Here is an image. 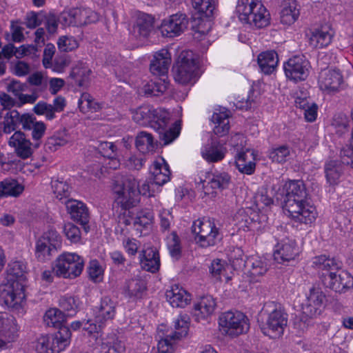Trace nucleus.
<instances>
[{
    "instance_id": "nucleus-63",
    "label": "nucleus",
    "mask_w": 353,
    "mask_h": 353,
    "mask_svg": "<svg viewBox=\"0 0 353 353\" xmlns=\"http://www.w3.org/2000/svg\"><path fill=\"white\" fill-rule=\"evenodd\" d=\"M33 111L37 115H45L48 120H52L55 117L52 105L43 101L37 103L34 105Z\"/></svg>"
},
{
    "instance_id": "nucleus-12",
    "label": "nucleus",
    "mask_w": 353,
    "mask_h": 353,
    "mask_svg": "<svg viewBox=\"0 0 353 353\" xmlns=\"http://www.w3.org/2000/svg\"><path fill=\"white\" fill-rule=\"evenodd\" d=\"M230 181V176L227 172L215 171L206 173L205 179H201L199 184L202 185L205 195L214 197L216 190H223L228 188Z\"/></svg>"
},
{
    "instance_id": "nucleus-57",
    "label": "nucleus",
    "mask_w": 353,
    "mask_h": 353,
    "mask_svg": "<svg viewBox=\"0 0 353 353\" xmlns=\"http://www.w3.org/2000/svg\"><path fill=\"white\" fill-rule=\"evenodd\" d=\"M28 82L37 87L38 91L43 92L48 87V77L41 72H35L28 77Z\"/></svg>"
},
{
    "instance_id": "nucleus-49",
    "label": "nucleus",
    "mask_w": 353,
    "mask_h": 353,
    "mask_svg": "<svg viewBox=\"0 0 353 353\" xmlns=\"http://www.w3.org/2000/svg\"><path fill=\"white\" fill-rule=\"evenodd\" d=\"M181 131V124L175 122L173 125L169 128H165L159 132V137L164 145H168L172 143L175 139L178 137Z\"/></svg>"
},
{
    "instance_id": "nucleus-10",
    "label": "nucleus",
    "mask_w": 353,
    "mask_h": 353,
    "mask_svg": "<svg viewBox=\"0 0 353 353\" xmlns=\"http://www.w3.org/2000/svg\"><path fill=\"white\" fill-rule=\"evenodd\" d=\"M288 324V314L280 308H275L270 312L261 325V332L271 339H279L283 334Z\"/></svg>"
},
{
    "instance_id": "nucleus-11",
    "label": "nucleus",
    "mask_w": 353,
    "mask_h": 353,
    "mask_svg": "<svg viewBox=\"0 0 353 353\" xmlns=\"http://www.w3.org/2000/svg\"><path fill=\"white\" fill-rule=\"evenodd\" d=\"M286 77L294 82L305 81L309 74L310 64L304 56H294L288 60L283 65Z\"/></svg>"
},
{
    "instance_id": "nucleus-31",
    "label": "nucleus",
    "mask_w": 353,
    "mask_h": 353,
    "mask_svg": "<svg viewBox=\"0 0 353 353\" xmlns=\"http://www.w3.org/2000/svg\"><path fill=\"white\" fill-rule=\"evenodd\" d=\"M201 153L202 157L208 163H216L224 158L225 151L217 141H212L202 148Z\"/></svg>"
},
{
    "instance_id": "nucleus-44",
    "label": "nucleus",
    "mask_w": 353,
    "mask_h": 353,
    "mask_svg": "<svg viewBox=\"0 0 353 353\" xmlns=\"http://www.w3.org/2000/svg\"><path fill=\"white\" fill-rule=\"evenodd\" d=\"M91 73L90 69L83 62L78 63L70 72V77L74 79L79 86H84Z\"/></svg>"
},
{
    "instance_id": "nucleus-30",
    "label": "nucleus",
    "mask_w": 353,
    "mask_h": 353,
    "mask_svg": "<svg viewBox=\"0 0 353 353\" xmlns=\"http://www.w3.org/2000/svg\"><path fill=\"white\" fill-rule=\"evenodd\" d=\"M140 263L143 269L155 272L160 267V259L158 252L152 248H148L140 254Z\"/></svg>"
},
{
    "instance_id": "nucleus-37",
    "label": "nucleus",
    "mask_w": 353,
    "mask_h": 353,
    "mask_svg": "<svg viewBox=\"0 0 353 353\" xmlns=\"http://www.w3.org/2000/svg\"><path fill=\"white\" fill-rule=\"evenodd\" d=\"M324 172L327 182L330 185H335L342 174V165L336 160L327 161L324 165Z\"/></svg>"
},
{
    "instance_id": "nucleus-53",
    "label": "nucleus",
    "mask_w": 353,
    "mask_h": 353,
    "mask_svg": "<svg viewBox=\"0 0 353 353\" xmlns=\"http://www.w3.org/2000/svg\"><path fill=\"white\" fill-rule=\"evenodd\" d=\"M193 8L201 15L210 17L214 9V3L212 0H191Z\"/></svg>"
},
{
    "instance_id": "nucleus-58",
    "label": "nucleus",
    "mask_w": 353,
    "mask_h": 353,
    "mask_svg": "<svg viewBox=\"0 0 353 353\" xmlns=\"http://www.w3.org/2000/svg\"><path fill=\"white\" fill-rule=\"evenodd\" d=\"M167 89L165 83L161 80L151 81L144 86V92L150 96H159L163 94Z\"/></svg>"
},
{
    "instance_id": "nucleus-8",
    "label": "nucleus",
    "mask_w": 353,
    "mask_h": 353,
    "mask_svg": "<svg viewBox=\"0 0 353 353\" xmlns=\"http://www.w3.org/2000/svg\"><path fill=\"white\" fill-rule=\"evenodd\" d=\"M71 332L68 327H61L54 335L40 336L36 345L38 353H59L70 343Z\"/></svg>"
},
{
    "instance_id": "nucleus-2",
    "label": "nucleus",
    "mask_w": 353,
    "mask_h": 353,
    "mask_svg": "<svg viewBox=\"0 0 353 353\" xmlns=\"http://www.w3.org/2000/svg\"><path fill=\"white\" fill-rule=\"evenodd\" d=\"M138 186L133 176H115L111 186L114 203L125 210L136 206L139 203Z\"/></svg>"
},
{
    "instance_id": "nucleus-22",
    "label": "nucleus",
    "mask_w": 353,
    "mask_h": 353,
    "mask_svg": "<svg viewBox=\"0 0 353 353\" xmlns=\"http://www.w3.org/2000/svg\"><path fill=\"white\" fill-rule=\"evenodd\" d=\"M166 300L173 307L183 308L190 304L191 295L183 288L177 285L172 286L165 292Z\"/></svg>"
},
{
    "instance_id": "nucleus-41",
    "label": "nucleus",
    "mask_w": 353,
    "mask_h": 353,
    "mask_svg": "<svg viewBox=\"0 0 353 353\" xmlns=\"http://www.w3.org/2000/svg\"><path fill=\"white\" fill-rule=\"evenodd\" d=\"M135 145L137 150L143 154L152 152L155 148V143L152 135L144 131L137 134Z\"/></svg>"
},
{
    "instance_id": "nucleus-17",
    "label": "nucleus",
    "mask_w": 353,
    "mask_h": 353,
    "mask_svg": "<svg viewBox=\"0 0 353 353\" xmlns=\"http://www.w3.org/2000/svg\"><path fill=\"white\" fill-rule=\"evenodd\" d=\"M325 276L326 285L336 292L343 293L353 288V277L346 271L336 270Z\"/></svg>"
},
{
    "instance_id": "nucleus-56",
    "label": "nucleus",
    "mask_w": 353,
    "mask_h": 353,
    "mask_svg": "<svg viewBox=\"0 0 353 353\" xmlns=\"http://www.w3.org/2000/svg\"><path fill=\"white\" fill-rule=\"evenodd\" d=\"M290 155V149L286 145H281L271 150L269 157L273 161L279 163L285 162Z\"/></svg>"
},
{
    "instance_id": "nucleus-18",
    "label": "nucleus",
    "mask_w": 353,
    "mask_h": 353,
    "mask_svg": "<svg viewBox=\"0 0 353 353\" xmlns=\"http://www.w3.org/2000/svg\"><path fill=\"white\" fill-rule=\"evenodd\" d=\"M8 145L14 148L17 157L22 159L30 157L34 151L33 143L26 137V134L19 130L15 131L9 138Z\"/></svg>"
},
{
    "instance_id": "nucleus-9",
    "label": "nucleus",
    "mask_w": 353,
    "mask_h": 353,
    "mask_svg": "<svg viewBox=\"0 0 353 353\" xmlns=\"http://www.w3.org/2000/svg\"><path fill=\"white\" fill-rule=\"evenodd\" d=\"M197 66L191 52H182L174 69V77L182 85L193 84L196 79Z\"/></svg>"
},
{
    "instance_id": "nucleus-33",
    "label": "nucleus",
    "mask_w": 353,
    "mask_h": 353,
    "mask_svg": "<svg viewBox=\"0 0 353 353\" xmlns=\"http://www.w3.org/2000/svg\"><path fill=\"white\" fill-rule=\"evenodd\" d=\"M278 62V55L274 50L263 52L258 57L259 65L265 74H270L274 72Z\"/></svg>"
},
{
    "instance_id": "nucleus-28",
    "label": "nucleus",
    "mask_w": 353,
    "mask_h": 353,
    "mask_svg": "<svg viewBox=\"0 0 353 353\" xmlns=\"http://www.w3.org/2000/svg\"><path fill=\"white\" fill-rule=\"evenodd\" d=\"M254 151L246 149L239 152L236 157V166L241 173L251 174L255 170Z\"/></svg>"
},
{
    "instance_id": "nucleus-24",
    "label": "nucleus",
    "mask_w": 353,
    "mask_h": 353,
    "mask_svg": "<svg viewBox=\"0 0 353 353\" xmlns=\"http://www.w3.org/2000/svg\"><path fill=\"white\" fill-rule=\"evenodd\" d=\"M171 63V54L168 50L162 49L156 52L151 61L150 70L157 76L165 75Z\"/></svg>"
},
{
    "instance_id": "nucleus-46",
    "label": "nucleus",
    "mask_w": 353,
    "mask_h": 353,
    "mask_svg": "<svg viewBox=\"0 0 353 353\" xmlns=\"http://www.w3.org/2000/svg\"><path fill=\"white\" fill-rule=\"evenodd\" d=\"M44 322L49 327H61L64 321V314L59 309L51 308L48 310L43 317Z\"/></svg>"
},
{
    "instance_id": "nucleus-40",
    "label": "nucleus",
    "mask_w": 353,
    "mask_h": 353,
    "mask_svg": "<svg viewBox=\"0 0 353 353\" xmlns=\"http://www.w3.org/2000/svg\"><path fill=\"white\" fill-rule=\"evenodd\" d=\"M248 269L249 275L254 279L263 276L268 271L267 263L260 258H250L244 265Z\"/></svg>"
},
{
    "instance_id": "nucleus-14",
    "label": "nucleus",
    "mask_w": 353,
    "mask_h": 353,
    "mask_svg": "<svg viewBox=\"0 0 353 353\" xmlns=\"http://www.w3.org/2000/svg\"><path fill=\"white\" fill-rule=\"evenodd\" d=\"M188 24L186 15L176 13L162 21L160 30L163 36L174 37L180 35L187 28Z\"/></svg>"
},
{
    "instance_id": "nucleus-36",
    "label": "nucleus",
    "mask_w": 353,
    "mask_h": 353,
    "mask_svg": "<svg viewBox=\"0 0 353 353\" xmlns=\"http://www.w3.org/2000/svg\"><path fill=\"white\" fill-rule=\"evenodd\" d=\"M284 198L308 196L305 185L301 180H290L283 185Z\"/></svg>"
},
{
    "instance_id": "nucleus-20",
    "label": "nucleus",
    "mask_w": 353,
    "mask_h": 353,
    "mask_svg": "<svg viewBox=\"0 0 353 353\" xmlns=\"http://www.w3.org/2000/svg\"><path fill=\"white\" fill-rule=\"evenodd\" d=\"M116 314V303L109 297L101 299L98 306L94 310L95 322L101 326L114 319Z\"/></svg>"
},
{
    "instance_id": "nucleus-43",
    "label": "nucleus",
    "mask_w": 353,
    "mask_h": 353,
    "mask_svg": "<svg viewBox=\"0 0 353 353\" xmlns=\"http://www.w3.org/2000/svg\"><path fill=\"white\" fill-rule=\"evenodd\" d=\"M190 326V318L188 315H179L173 321V327L171 330L173 331L172 336L174 339L181 340L182 338L186 336L188 333Z\"/></svg>"
},
{
    "instance_id": "nucleus-52",
    "label": "nucleus",
    "mask_w": 353,
    "mask_h": 353,
    "mask_svg": "<svg viewBox=\"0 0 353 353\" xmlns=\"http://www.w3.org/2000/svg\"><path fill=\"white\" fill-rule=\"evenodd\" d=\"M79 107L81 111L96 112L101 108V105L95 101L94 98L88 93H83L79 100Z\"/></svg>"
},
{
    "instance_id": "nucleus-62",
    "label": "nucleus",
    "mask_w": 353,
    "mask_h": 353,
    "mask_svg": "<svg viewBox=\"0 0 353 353\" xmlns=\"http://www.w3.org/2000/svg\"><path fill=\"white\" fill-rule=\"evenodd\" d=\"M59 49L63 52L72 51L79 46L78 41L71 36H62L57 41Z\"/></svg>"
},
{
    "instance_id": "nucleus-47",
    "label": "nucleus",
    "mask_w": 353,
    "mask_h": 353,
    "mask_svg": "<svg viewBox=\"0 0 353 353\" xmlns=\"http://www.w3.org/2000/svg\"><path fill=\"white\" fill-rule=\"evenodd\" d=\"M170 117V114L168 111L163 109L155 110L154 118L150 125L157 131L163 130L168 127Z\"/></svg>"
},
{
    "instance_id": "nucleus-4",
    "label": "nucleus",
    "mask_w": 353,
    "mask_h": 353,
    "mask_svg": "<svg viewBox=\"0 0 353 353\" xmlns=\"http://www.w3.org/2000/svg\"><path fill=\"white\" fill-rule=\"evenodd\" d=\"M283 210L295 223L310 224L317 216L315 207L308 201L307 196L284 198Z\"/></svg>"
},
{
    "instance_id": "nucleus-25",
    "label": "nucleus",
    "mask_w": 353,
    "mask_h": 353,
    "mask_svg": "<svg viewBox=\"0 0 353 353\" xmlns=\"http://www.w3.org/2000/svg\"><path fill=\"white\" fill-rule=\"evenodd\" d=\"M333 35V31L328 28L311 30L308 34L309 45L313 48L326 47L331 43Z\"/></svg>"
},
{
    "instance_id": "nucleus-39",
    "label": "nucleus",
    "mask_w": 353,
    "mask_h": 353,
    "mask_svg": "<svg viewBox=\"0 0 353 353\" xmlns=\"http://www.w3.org/2000/svg\"><path fill=\"white\" fill-rule=\"evenodd\" d=\"M154 112L155 109L150 105L140 106L132 111V119L141 125H150L154 118Z\"/></svg>"
},
{
    "instance_id": "nucleus-38",
    "label": "nucleus",
    "mask_w": 353,
    "mask_h": 353,
    "mask_svg": "<svg viewBox=\"0 0 353 353\" xmlns=\"http://www.w3.org/2000/svg\"><path fill=\"white\" fill-rule=\"evenodd\" d=\"M76 26H83L98 21L99 16L97 12L87 8H72Z\"/></svg>"
},
{
    "instance_id": "nucleus-51",
    "label": "nucleus",
    "mask_w": 353,
    "mask_h": 353,
    "mask_svg": "<svg viewBox=\"0 0 353 353\" xmlns=\"http://www.w3.org/2000/svg\"><path fill=\"white\" fill-rule=\"evenodd\" d=\"M79 305L78 298L71 296H64L59 299V307L68 313V315H74Z\"/></svg>"
},
{
    "instance_id": "nucleus-48",
    "label": "nucleus",
    "mask_w": 353,
    "mask_h": 353,
    "mask_svg": "<svg viewBox=\"0 0 353 353\" xmlns=\"http://www.w3.org/2000/svg\"><path fill=\"white\" fill-rule=\"evenodd\" d=\"M41 241L46 243L51 248L57 250L61 245L62 238L59 232L52 228L44 232L39 238Z\"/></svg>"
},
{
    "instance_id": "nucleus-42",
    "label": "nucleus",
    "mask_w": 353,
    "mask_h": 353,
    "mask_svg": "<svg viewBox=\"0 0 353 353\" xmlns=\"http://www.w3.org/2000/svg\"><path fill=\"white\" fill-rule=\"evenodd\" d=\"M312 263L315 268L328 271L329 273L341 268L339 261L324 254L314 257Z\"/></svg>"
},
{
    "instance_id": "nucleus-55",
    "label": "nucleus",
    "mask_w": 353,
    "mask_h": 353,
    "mask_svg": "<svg viewBox=\"0 0 353 353\" xmlns=\"http://www.w3.org/2000/svg\"><path fill=\"white\" fill-rule=\"evenodd\" d=\"M165 338L159 339L157 350L159 353H174L179 340L168 334Z\"/></svg>"
},
{
    "instance_id": "nucleus-54",
    "label": "nucleus",
    "mask_w": 353,
    "mask_h": 353,
    "mask_svg": "<svg viewBox=\"0 0 353 353\" xmlns=\"http://www.w3.org/2000/svg\"><path fill=\"white\" fill-rule=\"evenodd\" d=\"M69 142V137L65 131L59 132L48 138L46 145L50 150H57Z\"/></svg>"
},
{
    "instance_id": "nucleus-23",
    "label": "nucleus",
    "mask_w": 353,
    "mask_h": 353,
    "mask_svg": "<svg viewBox=\"0 0 353 353\" xmlns=\"http://www.w3.org/2000/svg\"><path fill=\"white\" fill-rule=\"evenodd\" d=\"M150 170L152 174V180L157 185L161 186L170 180L171 172L169 165L163 158L155 160L152 163Z\"/></svg>"
},
{
    "instance_id": "nucleus-19",
    "label": "nucleus",
    "mask_w": 353,
    "mask_h": 353,
    "mask_svg": "<svg viewBox=\"0 0 353 353\" xmlns=\"http://www.w3.org/2000/svg\"><path fill=\"white\" fill-rule=\"evenodd\" d=\"M342 81V75L339 70H324L321 72L318 82L321 90L330 94L339 90Z\"/></svg>"
},
{
    "instance_id": "nucleus-13",
    "label": "nucleus",
    "mask_w": 353,
    "mask_h": 353,
    "mask_svg": "<svg viewBox=\"0 0 353 353\" xmlns=\"http://www.w3.org/2000/svg\"><path fill=\"white\" fill-rule=\"evenodd\" d=\"M299 254V249L294 240L285 238L280 240L274 247V259L278 263L294 261Z\"/></svg>"
},
{
    "instance_id": "nucleus-60",
    "label": "nucleus",
    "mask_w": 353,
    "mask_h": 353,
    "mask_svg": "<svg viewBox=\"0 0 353 353\" xmlns=\"http://www.w3.org/2000/svg\"><path fill=\"white\" fill-rule=\"evenodd\" d=\"M63 232L66 238L72 243H78L81 239L80 229L72 223L64 225Z\"/></svg>"
},
{
    "instance_id": "nucleus-15",
    "label": "nucleus",
    "mask_w": 353,
    "mask_h": 353,
    "mask_svg": "<svg viewBox=\"0 0 353 353\" xmlns=\"http://www.w3.org/2000/svg\"><path fill=\"white\" fill-rule=\"evenodd\" d=\"M19 327L12 315L0 313V348L15 341L19 334Z\"/></svg>"
},
{
    "instance_id": "nucleus-64",
    "label": "nucleus",
    "mask_w": 353,
    "mask_h": 353,
    "mask_svg": "<svg viewBox=\"0 0 353 353\" xmlns=\"http://www.w3.org/2000/svg\"><path fill=\"white\" fill-rule=\"evenodd\" d=\"M88 272L90 279L94 283L100 282L103 279V270L97 260L90 261Z\"/></svg>"
},
{
    "instance_id": "nucleus-6",
    "label": "nucleus",
    "mask_w": 353,
    "mask_h": 353,
    "mask_svg": "<svg viewBox=\"0 0 353 353\" xmlns=\"http://www.w3.org/2000/svg\"><path fill=\"white\" fill-rule=\"evenodd\" d=\"M220 331L223 334L235 337L245 334L250 330L248 317L239 311H228L219 318Z\"/></svg>"
},
{
    "instance_id": "nucleus-5",
    "label": "nucleus",
    "mask_w": 353,
    "mask_h": 353,
    "mask_svg": "<svg viewBox=\"0 0 353 353\" xmlns=\"http://www.w3.org/2000/svg\"><path fill=\"white\" fill-rule=\"evenodd\" d=\"M83 267L82 256L74 252H65L56 259L53 270L59 277L73 279L81 275Z\"/></svg>"
},
{
    "instance_id": "nucleus-21",
    "label": "nucleus",
    "mask_w": 353,
    "mask_h": 353,
    "mask_svg": "<svg viewBox=\"0 0 353 353\" xmlns=\"http://www.w3.org/2000/svg\"><path fill=\"white\" fill-rule=\"evenodd\" d=\"M216 305V301L212 296H203L194 303L193 315L198 321L207 319L213 314Z\"/></svg>"
},
{
    "instance_id": "nucleus-3",
    "label": "nucleus",
    "mask_w": 353,
    "mask_h": 353,
    "mask_svg": "<svg viewBox=\"0 0 353 353\" xmlns=\"http://www.w3.org/2000/svg\"><path fill=\"white\" fill-rule=\"evenodd\" d=\"M236 10L242 22L256 28L266 27L270 23V13L261 0H239Z\"/></svg>"
},
{
    "instance_id": "nucleus-45",
    "label": "nucleus",
    "mask_w": 353,
    "mask_h": 353,
    "mask_svg": "<svg viewBox=\"0 0 353 353\" xmlns=\"http://www.w3.org/2000/svg\"><path fill=\"white\" fill-rule=\"evenodd\" d=\"M2 125L3 132L6 134L17 131L19 126V112L17 110L8 112L4 117Z\"/></svg>"
},
{
    "instance_id": "nucleus-7",
    "label": "nucleus",
    "mask_w": 353,
    "mask_h": 353,
    "mask_svg": "<svg viewBox=\"0 0 353 353\" xmlns=\"http://www.w3.org/2000/svg\"><path fill=\"white\" fill-rule=\"evenodd\" d=\"M196 243L202 248L215 245L221 240L219 229L213 219H199L191 227Z\"/></svg>"
},
{
    "instance_id": "nucleus-29",
    "label": "nucleus",
    "mask_w": 353,
    "mask_h": 353,
    "mask_svg": "<svg viewBox=\"0 0 353 353\" xmlns=\"http://www.w3.org/2000/svg\"><path fill=\"white\" fill-rule=\"evenodd\" d=\"M153 23V18L150 15L139 12L132 26V33L136 37H147L152 29Z\"/></svg>"
},
{
    "instance_id": "nucleus-32",
    "label": "nucleus",
    "mask_w": 353,
    "mask_h": 353,
    "mask_svg": "<svg viewBox=\"0 0 353 353\" xmlns=\"http://www.w3.org/2000/svg\"><path fill=\"white\" fill-rule=\"evenodd\" d=\"M146 291L145 281L140 279H132L128 281L124 287L123 292L126 296L133 300L141 299Z\"/></svg>"
},
{
    "instance_id": "nucleus-16",
    "label": "nucleus",
    "mask_w": 353,
    "mask_h": 353,
    "mask_svg": "<svg viewBox=\"0 0 353 353\" xmlns=\"http://www.w3.org/2000/svg\"><path fill=\"white\" fill-rule=\"evenodd\" d=\"M325 296L320 289L311 288L305 302L302 305L303 313L309 317L319 315L325 307Z\"/></svg>"
},
{
    "instance_id": "nucleus-35",
    "label": "nucleus",
    "mask_w": 353,
    "mask_h": 353,
    "mask_svg": "<svg viewBox=\"0 0 353 353\" xmlns=\"http://www.w3.org/2000/svg\"><path fill=\"white\" fill-rule=\"evenodd\" d=\"M212 120L214 123L213 131L215 134L223 137L229 132V114L227 110L214 112L212 115Z\"/></svg>"
},
{
    "instance_id": "nucleus-59",
    "label": "nucleus",
    "mask_w": 353,
    "mask_h": 353,
    "mask_svg": "<svg viewBox=\"0 0 353 353\" xmlns=\"http://www.w3.org/2000/svg\"><path fill=\"white\" fill-rule=\"evenodd\" d=\"M52 188L55 196L59 200L67 198L70 194V187L65 181L59 180L52 181Z\"/></svg>"
},
{
    "instance_id": "nucleus-61",
    "label": "nucleus",
    "mask_w": 353,
    "mask_h": 353,
    "mask_svg": "<svg viewBox=\"0 0 353 353\" xmlns=\"http://www.w3.org/2000/svg\"><path fill=\"white\" fill-rule=\"evenodd\" d=\"M168 248L172 257L177 259L181 256V248L179 236L175 232H172L168 237Z\"/></svg>"
},
{
    "instance_id": "nucleus-50",
    "label": "nucleus",
    "mask_w": 353,
    "mask_h": 353,
    "mask_svg": "<svg viewBox=\"0 0 353 353\" xmlns=\"http://www.w3.org/2000/svg\"><path fill=\"white\" fill-rule=\"evenodd\" d=\"M55 250L51 248L46 243L37 239L35 243V257L41 262L49 261L52 256V252Z\"/></svg>"
},
{
    "instance_id": "nucleus-1",
    "label": "nucleus",
    "mask_w": 353,
    "mask_h": 353,
    "mask_svg": "<svg viewBox=\"0 0 353 353\" xmlns=\"http://www.w3.org/2000/svg\"><path fill=\"white\" fill-rule=\"evenodd\" d=\"M26 274L27 268L23 262H10L6 276L0 284L1 299L12 312L18 314L25 312Z\"/></svg>"
},
{
    "instance_id": "nucleus-34",
    "label": "nucleus",
    "mask_w": 353,
    "mask_h": 353,
    "mask_svg": "<svg viewBox=\"0 0 353 353\" xmlns=\"http://www.w3.org/2000/svg\"><path fill=\"white\" fill-rule=\"evenodd\" d=\"M23 190V185L16 179H6L0 182V198L8 196L17 197Z\"/></svg>"
},
{
    "instance_id": "nucleus-27",
    "label": "nucleus",
    "mask_w": 353,
    "mask_h": 353,
    "mask_svg": "<svg viewBox=\"0 0 353 353\" xmlns=\"http://www.w3.org/2000/svg\"><path fill=\"white\" fill-rule=\"evenodd\" d=\"M65 206L72 219L85 225L89 221V212L84 203L77 200H67Z\"/></svg>"
},
{
    "instance_id": "nucleus-26",
    "label": "nucleus",
    "mask_w": 353,
    "mask_h": 353,
    "mask_svg": "<svg viewBox=\"0 0 353 353\" xmlns=\"http://www.w3.org/2000/svg\"><path fill=\"white\" fill-rule=\"evenodd\" d=\"M280 21L284 25L293 24L300 14L299 6L296 0H283L281 6Z\"/></svg>"
}]
</instances>
